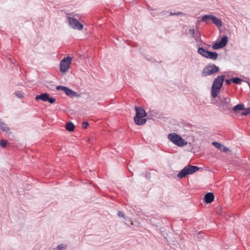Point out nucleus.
I'll return each mask as SVG.
<instances>
[{
    "mask_svg": "<svg viewBox=\"0 0 250 250\" xmlns=\"http://www.w3.org/2000/svg\"><path fill=\"white\" fill-rule=\"evenodd\" d=\"M225 76L220 75L214 79L211 87V95L213 98L217 97L220 89L222 86Z\"/></svg>",
    "mask_w": 250,
    "mask_h": 250,
    "instance_id": "1",
    "label": "nucleus"
},
{
    "mask_svg": "<svg viewBox=\"0 0 250 250\" xmlns=\"http://www.w3.org/2000/svg\"><path fill=\"white\" fill-rule=\"evenodd\" d=\"M136 116L134 118V121L137 125H143L146 122V119L143 117L146 116L147 114L145 110L142 107H136Z\"/></svg>",
    "mask_w": 250,
    "mask_h": 250,
    "instance_id": "2",
    "label": "nucleus"
},
{
    "mask_svg": "<svg viewBox=\"0 0 250 250\" xmlns=\"http://www.w3.org/2000/svg\"><path fill=\"white\" fill-rule=\"evenodd\" d=\"M199 169V167L197 166L188 165L179 172L177 176L178 178L182 179L188 175L194 173Z\"/></svg>",
    "mask_w": 250,
    "mask_h": 250,
    "instance_id": "3",
    "label": "nucleus"
},
{
    "mask_svg": "<svg viewBox=\"0 0 250 250\" xmlns=\"http://www.w3.org/2000/svg\"><path fill=\"white\" fill-rule=\"evenodd\" d=\"M168 139L173 143L179 146H183L187 143L181 136L175 133H171L167 136Z\"/></svg>",
    "mask_w": 250,
    "mask_h": 250,
    "instance_id": "4",
    "label": "nucleus"
},
{
    "mask_svg": "<svg viewBox=\"0 0 250 250\" xmlns=\"http://www.w3.org/2000/svg\"><path fill=\"white\" fill-rule=\"evenodd\" d=\"M219 67L216 65L210 63L205 66L203 69L202 76H207L212 75L219 71Z\"/></svg>",
    "mask_w": 250,
    "mask_h": 250,
    "instance_id": "5",
    "label": "nucleus"
},
{
    "mask_svg": "<svg viewBox=\"0 0 250 250\" xmlns=\"http://www.w3.org/2000/svg\"><path fill=\"white\" fill-rule=\"evenodd\" d=\"M72 59L70 57L63 58L60 62V71L63 73L66 72L69 69Z\"/></svg>",
    "mask_w": 250,
    "mask_h": 250,
    "instance_id": "6",
    "label": "nucleus"
},
{
    "mask_svg": "<svg viewBox=\"0 0 250 250\" xmlns=\"http://www.w3.org/2000/svg\"><path fill=\"white\" fill-rule=\"evenodd\" d=\"M68 23L70 26L75 30H81L83 29V26L76 19L67 17Z\"/></svg>",
    "mask_w": 250,
    "mask_h": 250,
    "instance_id": "7",
    "label": "nucleus"
},
{
    "mask_svg": "<svg viewBox=\"0 0 250 250\" xmlns=\"http://www.w3.org/2000/svg\"><path fill=\"white\" fill-rule=\"evenodd\" d=\"M218 99L219 100L220 104L222 106L223 110H227L231 107L230 99L229 98L225 97H219Z\"/></svg>",
    "mask_w": 250,
    "mask_h": 250,
    "instance_id": "8",
    "label": "nucleus"
},
{
    "mask_svg": "<svg viewBox=\"0 0 250 250\" xmlns=\"http://www.w3.org/2000/svg\"><path fill=\"white\" fill-rule=\"evenodd\" d=\"M36 100H41L43 102H48L50 104H53L55 102L56 99L53 97H50L47 93H43L39 95H37L35 98Z\"/></svg>",
    "mask_w": 250,
    "mask_h": 250,
    "instance_id": "9",
    "label": "nucleus"
},
{
    "mask_svg": "<svg viewBox=\"0 0 250 250\" xmlns=\"http://www.w3.org/2000/svg\"><path fill=\"white\" fill-rule=\"evenodd\" d=\"M212 144L218 149L225 153H227L229 151L228 147L222 145L220 143L213 142L212 143Z\"/></svg>",
    "mask_w": 250,
    "mask_h": 250,
    "instance_id": "10",
    "label": "nucleus"
},
{
    "mask_svg": "<svg viewBox=\"0 0 250 250\" xmlns=\"http://www.w3.org/2000/svg\"><path fill=\"white\" fill-rule=\"evenodd\" d=\"M214 199V196L213 193L208 192L205 194L204 196V201L207 204H209L213 201Z\"/></svg>",
    "mask_w": 250,
    "mask_h": 250,
    "instance_id": "11",
    "label": "nucleus"
},
{
    "mask_svg": "<svg viewBox=\"0 0 250 250\" xmlns=\"http://www.w3.org/2000/svg\"><path fill=\"white\" fill-rule=\"evenodd\" d=\"M211 20L212 21L213 23L215 24L218 28L221 27L222 26V22L221 20L213 15H212V16H211Z\"/></svg>",
    "mask_w": 250,
    "mask_h": 250,
    "instance_id": "12",
    "label": "nucleus"
},
{
    "mask_svg": "<svg viewBox=\"0 0 250 250\" xmlns=\"http://www.w3.org/2000/svg\"><path fill=\"white\" fill-rule=\"evenodd\" d=\"M206 58L212 60H216L218 58V54L216 52L208 51Z\"/></svg>",
    "mask_w": 250,
    "mask_h": 250,
    "instance_id": "13",
    "label": "nucleus"
},
{
    "mask_svg": "<svg viewBox=\"0 0 250 250\" xmlns=\"http://www.w3.org/2000/svg\"><path fill=\"white\" fill-rule=\"evenodd\" d=\"M63 92L65 93L66 95L70 97H75L77 95V92L73 91L72 90L68 88L66 86L63 90Z\"/></svg>",
    "mask_w": 250,
    "mask_h": 250,
    "instance_id": "14",
    "label": "nucleus"
},
{
    "mask_svg": "<svg viewBox=\"0 0 250 250\" xmlns=\"http://www.w3.org/2000/svg\"><path fill=\"white\" fill-rule=\"evenodd\" d=\"M0 129L2 131H5L7 133L9 131V128L6 124L1 121V119H0Z\"/></svg>",
    "mask_w": 250,
    "mask_h": 250,
    "instance_id": "15",
    "label": "nucleus"
},
{
    "mask_svg": "<svg viewBox=\"0 0 250 250\" xmlns=\"http://www.w3.org/2000/svg\"><path fill=\"white\" fill-rule=\"evenodd\" d=\"M207 50H206L203 47H199L198 49L197 52L203 57L206 58L208 53Z\"/></svg>",
    "mask_w": 250,
    "mask_h": 250,
    "instance_id": "16",
    "label": "nucleus"
},
{
    "mask_svg": "<svg viewBox=\"0 0 250 250\" xmlns=\"http://www.w3.org/2000/svg\"><path fill=\"white\" fill-rule=\"evenodd\" d=\"M75 126L74 124L70 122L66 124L65 128L67 131L70 132L73 131L74 129Z\"/></svg>",
    "mask_w": 250,
    "mask_h": 250,
    "instance_id": "17",
    "label": "nucleus"
},
{
    "mask_svg": "<svg viewBox=\"0 0 250 250\" xmlns=\"http://www.w3.org/2000/svg\"><path fill=\"white\" fill-rule=\"evenodd\" d=\"M244 109V105L243 104H238L233 108V110L234 112H237V111L243 110Z\"/></svg>",
    "mask_w": 250,
    "mask_h": 250,
    "instance_id": "18",
    "label": "nucleus"
},
{
    "mask_svg": "<svg viewBox=\"0 0 250 250\" xmlns=\"http://www.w3.org/2000/svg\"><path fill=\"white\" fill-rule=\"evenodd\" d=\"M211 16H212V15H205L204 16L202 17V21L205 22L206 23H208L209 20H211Z\"/></svg>",
    "mask_w": 250,
    "mask_h": 250,
    "instance_id": "19",
    "label": "nucleus"
},
{
    "mask_svg": "<svg viewBox=\"0 0 250 250\" xmlns=\"http://www.w3.org/2000/svg\"><path fill=\"white\" fill-rule=\"evenodd\" d=\"M228 37L227 36H224V37H223L220 41H219V42L221 43V44L223 46V47H225L227 44V42H228Z\"/></svg>",
    "mask_w": 250,
    "mask_h": 250,
    "instance_id": "20",
    "label": "nucleus"
},
{
    "mask_svg": "<svg viewBox=\"0 0 250 250\" xmlns=\"http://www.w3.org/2000/svg\"><path fill=\"white\" fill-rule=\"evenodd\" d=\"M224 47L219 42L214 43L212 45V48L213 49H218Z\"/></svg>",
    "mask_w": 250,
    "mask_h": 250,
    "instance_id": "21",
    "label": "nucleus"
},
{
    "mask_svg": "<svg viewBox=\"0 0 250 250\" xmlns=\"http://www.w3.org/2000/svg\"><path fill=\"white\" fill-rule=\"evenodd\" d=\"M242 81L243 80L239 78H234L232 79V82L238 84H240Z\"/></svg>",
    "mask_w": 250,
    "mask_h": 250,
    "instance_id": "22",
    "label": "nucleus"
},
{
    "mask_svg": "<svg viewBox=\"0 0 250 250\" xmlns=\"http://www.w3.org/2000/svg\"><path fill=\"white\" fill-rule=\"evenodd\" d=\"M245 111H243L241 112V115L243 116H245L250 114V108H247L246 109H244Z\"/></svg>",
    "mask_w": 250,
    "mask_h": 250,
    "instance_id": "23",
    "label": "nucleus"
},
{
    "mask_svg": "<svg viewBox=\"0 0 250 250\" xmlns=\"http://www.w3.org/2000/svg\"><path fill=\"white\" fill-rule=\"evenodd\" d=\"M188 33L190 34L191 36L193 38L194 37L195 35V30L193 27L190 28L188 30Z\"/></svg>",
    "mask_w": 250,
    "mask_h": 250,
    "instance_id": "24",
    "label": "nucleus"
},
{
    "mask_svg": "<svg viewBox=\"0 0 250 250\" xmlns=\"http://www.w3.org/2000/svg\"><path fill=\"white\" fill-rule=\"evenodd\" d=\"M0 145L2 147H5L7 145V141L5 140H1L0 142Z\"/></svg>",
    "mask_w": 250,
    "mask_h": 250,
    "instance_id": "25",
    "label": "nucleus"
},
{
    "mask_svg": "<svg viewBox=\"0 0 250 250\" xmlns=\"http://www.w3.org/2000/svg\"><path fill=\"white\" fill-rule=\"evenodd\" d=\"M57 249L58 250H62L66 249V246L62 245H59L57 247Z\"/></svg>",
    "mask_w": 250,
    "mask_h": 250,
    "instance_id": "26",
    "label": "nucleus"
},
{
    "mask_svg": "<svg viewBox=\"0 0 250 250\" xmlns=\"http://www.w3.org/2000/svg\"><path fill=\"white\" fill-rule=\"evenodd\" d=\"M65 87V86H64L58 85L56 87V89L58 91H63Z\"/></svg>",
    "mask_w": 250,
    "mask_h": 250,
    "instance_id": "27",
    "label": "nucleus"
},
{
    "mask_svg": "<svg viewBox=\"0 0 250 250\" xmlns=\"http://www.w3.org/2000/svg\"><path fill=\"white\" fill-rule=\"evenodd\" d=\"M195 40H198L201 39V34L199 32H198L196 35H194V37H193Z\"/></svg>",
    "mask_w": 250,
    "mask_h": 250,
    "instance_id": "28",
    "label": "nucleus"
},
{
    "mask_svg": "<svg viewBox=\"0 0 250 250\" xmlns=\"http://www.w3.org/2000/svg\"><path fill=\"white\" fill-rule=\"evenodd\" d=\"M89 125V123L87 122H83L82 123V127L83 128L86 129Z\"/></svg>",
    "mask_w": 250,
    "mask_h": 250,
    "instance_id": "29",
    "label": "nucleus"
},
{
    "mask_svg": "<svg viewBox=\"0 0 250 250\" xmlns=\"http://www.w3.org/2000/svg\"><path fill=\"white\" fill-rule=\"evenodd\" d=\"M16 95L19 98H22L23 97V94L21 93L20 92H16Z\"/></svg>",
    "mask_w": 250,
    "mask_h": 250,
    "instance_id": "30",
    "label": "nucleus"
},
{
    "mask_svg": "<svg viewBox=\"0 0 250 250\" xmlns=\"http://www.w3.org/2000/svg\"><path fill=\"white\" fill-rule=\"evenodd\" d=\"M118 215L119 217H123L124 216V213L121 211H119L118 212Z\"/></svg>",
    "mask_w": 250,
    "mask_h": 250,
    "instance_id": "31",
    "label": "nucleus"
},
{
    "mask_svg": "<svg viewBox=\"0 0 250 250\" xmlns=\"http://www.w3.org/2000/svg\"><path fill=\"white\" fill-rule=\"evenodd\" d=\"M231 82H232V79L226 80V83L228 85L230 84L231 83Z\"/></svg>",
    "mask_w": 250,
    "mask_h": 250,
    "instance_id": "32",
    "label": "nucleus"
},
{
    "mask_svg": "<svg viewBox=\"0 0 250 250\" xmlns=\"http://www.w3.org/2000/svg\"><path fill=\"white\" fill-rule=\"evenodd\" d=\"M181 14H183V13L181 12H178L177 13H175V15H180Z\"/></svg>",
    "mask_w": 250,
    "mask_h": 250,
    "instance_id": "33",
    "label": "nucleus"
},
{
    "mask_svg": "<svg viewBox=\"0 0 250 250\" xmlns=\"http://www.w3.org/2000/svg\"><path fill=\"white\" fill-rule=\"evenodd\" d=\"M170 16L175 15V13L170 12Z\"/></svg>",
    "mask_w": 250,
    "mask_h": 250,
    "instance_id": "34",
    "label": "nucleus"
}]
</instances>
